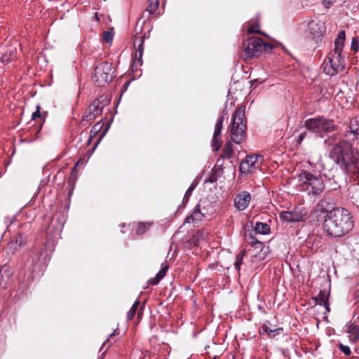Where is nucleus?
Returning a JSON list of instances; mask_svg holds the SVG:
<instances>
[{
  "label": "nucleus",
  "mask_w": 359,
  "mask_h": 359,
  "mask_svg": "<svg viewBox=\"0 0 359 359\" xmlns=\"http://www.w3.org/2000/svg\"><path fill=\"white\" fill-rule=\"evenodd\" d=\"M104 98L103 96H101L100 98L94 100L86 112V114L83 116V120L90 121L94 120L99 114H100L104 107Z\"/></svg>",
  "instance_id": "obj_11"
},
{
  "label": "nucleus",
  "mask_w": 359,
  "mask_h": 359,
  "mask_svg": "<svg viewBox=\"0 0 359 359\" xmlns=\"http://www.w3.org/2000/svg\"><path fill=\"white\" fill-rule=\"evenodd\" d=\"M345 32L340 31L334 42V48L332 50L327 59L325 60L323 67V72L329 76H334L342 72L346 66L345 55H343L344 42L345 41Z\"/></svg>",
  "instance_id": "obj_3"
},
{
  "label": "nucleus",
  "mask_w": 359,
  "mask_h": 359,
  "mask_svg": "<svg viewBox=\"0 0 359 359\" xmlns=\"http://www.w3.org/2000/svg\"><path fill=\"white\" fill-rule=\"evenodd\" d=\"M261 158L259 155L248 156L245 160L242 161L239 170L241 172L244 174L252 173L256 169L259 168L258 159Z\"/></svg>",
  "instance_id": "obj_12"
},
{
  "label": "nucleus",
  "mask_w": 359,
  "mask_h": 359,
  "mask_svg": "<svg viewBox=\"0 0 359 359\" xmlns=\"http://www.w3.org/2000/svg\"><path fill=\"white\" fill-rule=\"evenodd\" d=\"M40 109H41L40 106L37 105L36 106V110L32 115V120H35L37 118H42L43 121H45V118H46V116L47 114V112H44L43 114H41V111H40Z\"/></svg>",
  "instance_id": "obj_28"
},
{
  "label": "nucleus",
  "mask_w": 359,
  "mask_h": 359,
  "mask_svg": "<svg viewBox=\"0 0 359 359\" xmlns=\"http://www.w3.org/2000/svg\"><path fill=\"white\" fill-rule=\"evenodd\" d=\"M255 243V241H252V245H254Z\"/></svg>",
  "instance_id": "obj_44"
},
{
  "label": "nucleus",
  "mask_w": 359,
  "mask_h": 359,
  "mask_svg": "<svg viewBox=\"0 0 359 359\" xmlns=\"http://www.w3.org/2000/svg\"><path fill=\"white\" fill-rule=\"evenodd\" d=\"M358 135L359 123L356 118H353L350 121L349 130L344 136L336 134L330 137L334 142L330 153L331 158L348 173L359 172V150L348 142L357 140Z\"/></svg>",
  "instance_id": "obj_1"
},
{
  "label": "nucleus",
  "mask_w": 359,
  "mask_h": 359,
  "mask_svg": "<svg viewBox=\"0 0 359 359\" xmlns=\"http://www.w3.org/2000/svg\"><path fill=\"white\" fill-rule=\"evenodd\" d=\"M224 120V116H220L215 126V130L213 136H220L221 135V131L223 127V122Z\"/></svg>",
  "instance_id": "obj_24"
},
{
  "label": "nucleus",
  "mask_w": 359,
  "mask_h": 359,
  "mask_svg": "<svg viewBox=\"0 0 359 359\" xmlns=\"http://www.w3.org/2000/svg\"><path fill=\"white\" fill-rule=\"evenodd\" d=\"M355 296H356V297H357L358 306L359 307V290H358V291L355 292Z\"/></svg>",
  "instance_id": "obj_40"
},
{
  "label": "nucleus",
  "mask_w": 359,
  "mask_h": 359,
  "mask_svg": "<svg viewBox=\"0 0 359 359\" xmlns=\"http://www.w3.org/2000/svg\"><path fill=\"white\" fill-rule=\"evenodd\" d=\"M142 65V56H140V54L135 53L133 63L132 65L133 69H137L139 66Z\"/></svg>",
  "instance_id": "obj_27"
},
{
  "label": "nucleus",
  "mask_w": 359,
  "mask_h": 359,
  "mask_svg": "<svg viewBox=\"0 0 359 359\" xmlns=\"http://www.w3.org/2000/svg\"><path fill=\"white\" fill-rule=\"evenodd\" d=\"M103 97L104 98V101H103V104H104H104H107V103L109 102V100H107L105 97H104V96H103Z\"/></svg>",
  "instance_id": "obj_41"
},
{
  "label": "nucleus",
  "mask_w": 359,
  "mask_h": 359,
  "mask_svg": "<svg viewBox=\"0 0 359 359\" xmlns=\"http://www.w3.org/2000/svg\"><path fill=\"white\" fill-rule=\"evenodd\" d=\"M205 214L203 213L200 209V205H198L194 210L191 215L187 217L185 222L187 223L200 222L202 220Z\"/></svg>",
  "instance_id": "obj_18"
},
{
  "label": "nucleus",
  "mask_w": 359,
  "mask_h": 359,
  "mask_svg": "<svg viewBox=\"0 0 359 359\" xmlns=\"http://www.w3.org/2000/svg\"><path fill=\"white\" fill-rule=\"evenodd\" d=\"M244 255H245L244 251L240 252L239 254H238L236 255V261L234 262V267L237 271H239L241 269V265L242 264L243 258Z\"/></svg>",
  "instance_id": "obj_26"
},
{
  "label": "nucleus",
  "mask_w": 359,
  "mask_h": 359,
  "mask_svg": "<svg viewBox=\"0 0 359 359\" xmlns=\"http://www.w3.org/2000/svg\"><path fill=\"white\" fill-rule=\"evenodd\" d=\"M306 135V132L301 133L298 136V142L301 143L303 141V140L305 138Z\"/></svg>",
  "instance_id": "obj_38"
},
{
  "label": "nucleus",
  "mask_w": 359,
  "mask_h": 359,
  "mask_svg": "<svg viewBox=\"0 0 359 359\" xmlns=\"http://www.w3.org/2000/svg\"><path fill=\"white\" fill-rule=\"evenodd\" d=\"M245 107H238L232 115L231 126H229L231 140L236 144H240L246 136V121L245 116Z\"/></svg>",
  "instance_id": "obj_5"
},
{
  "label": "nucleus",
  "mask_w": 359,
  "mask_h": 359,
  "mask_svg": "<svg viewBox=\"0 0 359 359\" xmlns=\"http://www.w3.org/2000/svg\"><path fill=\"white\" fill-rule=\"evenodd\" d=\"M353 227L350 212L341 208L327 210L324 217L323 229L331 237L340 238L348 233Z\"/></svg>",
  "instance_id": "obj_2"
},
{
  "label": "nucleus",
  "mask_w": 359,
  "mask_h": 359,
  "mask_svg": "<svg viewBox=\"0 0 359 359\" xmlns=\"http://www.w3.org/2000/svg\"><path fill=\"white\" fill-rule=\"evenodd\" d=\"M169 266L166 262L161 264V269L156 274V277L149 280L151 285H157L159 281L165 276Z\"/></svg>",
  "instance_id": "obj_19"
},
{
  "label": "nucleus",
  "mask_w": 359,
  "mask_h": 359,
  "mask_svg": "<svg viewBox=\"0 0 359 359\" xmlns=\"http://www.w3.org/2000/svg\"><path fill=\"white\" fill-rule=\"evenodd\" d=\"M113 74L112 65L103 62L95 67L93 80L97 86H104L112 81Z\"/></svg>",
  "instance_id": "obj_8"
},
{
  "label": "nucleus",
  "mask_w": 359,
  "mask_h": 359,
  "mask_svg": "<svg viewBox=\"0 0 359 359\" xmlns=\"http://www.w3.org/2000/svg\"><path fill=\"white\" fill-rule=\"evenodd\" d=\"M196 184H194L192 183L190 187H189V189L187 190L186 193H185V195L184 196V199H183V201L187 203L190 197V196L192 194V191L194 190V189L196 188Z\"/></svg>",
  "instance_id": "obj_31"
},
{
  "label": "nucleus",
  "mask_w": 359,
  "mask_h": 359,
  "mask_svg": "<svg viewBox=\"0 0 359 359\" xmlns=\"http://www.w3.org/2000/svg\"><path fill=\"white\" fill-rule=\"evenodd\" d=\"M139 306H140V302L137 300L135 301L134 302V304H133V306H131V308L130 309V310L128 311V312L127 313L128 320H130L133 318V317L135 316V315L137 312V309L139 307Z\"/></svg>",
  "instance_id": "obj_25"
},
{
  "label": "nucleus",
  "mask_w": 359,
  "mask_h": 359,
  "mask_svg": "<svg viewBox=\"0 0 359 359\" xmlns=\"http://www.w3.org/2000/svg\"><path fill=\"white\" fill-rule=\"evenodd\" d=\"M26 244V238L22 234L13 236L7 245V248L14 253Z\"/></svg>",
  "instance_id": "obj_14"
},
{
  "label": "nucleus",
  "mask_w": 359,
  "mask_h": 359,
  "mask_svg": "<svg viewBox=\"0 0 359 359\" xmlns=\"http://www.w3.org/2000/svg\"><path fill=\"white\" fill-rule=\"evenodd\" d=\"M152 225L151 222H140L137 224V227L136 229V233L137 235L144 234Z\"/></svg>",
  "instance_id": "obj_21"
},
{
  "label": "nucleus",
  "mask_w": 359,
  "mask_h": 359,
  "mask_svg": "<svg viewBox=\"0 0 359 359\" xmlns=\"http://www.w3.org/2000/svg\"><path fill=\"white\" fill-rule=\"evenodd\" d=\"M358 330H359V329L355 325H351L348 326V332H353V334L354 335L358 334Z\"/></svg>",
  "instance_id": "obj_37"
},
{
  "label": "nucleus",
  "mask_w": 359,
  "mask_h": 359,
  "mask_svg": "<svg viewBox=\"0 0 359 359\" xmlns=\"http://www.w3.org/2000/svg\"><path fill=\"white\" fill-rule=\"evenodd\" d=\"M328 297L329 293L325 290H320L319 294L313 297V299L315 301L316 304H318L319 305H323L327 312L330 311V307L328 304Z\"/></svg>",
  "instance_id": "obj_16"
},
{
  "label": "nucleus",
  "mask_w": 359,
  "mask_h": 359,
  "mask_svg": "<svg viewBox=\"0 0 359 359\" xmlns=\"http://www.w3.org/2000/svg\"><path fill=\"white\" fill-rule=\"evenodd\" d=\"M298 187L300 191H307L309 195L318 196L325 189L324 182L320 175H315L302 170L298 174Z\"/></svg>",
  "instance_id": "obj_4"
},
{
  "label": "nucleus",
  "mask_w": 359,
  "mask_h": 359,
  "mask_svg": "<svg viewBox=\"0 0 359 359\" xmlns=\"http://www.w3.org/2000/svg\"><path fill=\"white\" fill-rule=\"evenodd\" d=\"M255 231L261 234H267L270 232V226L265 223L257 222L255 226Z\"/></svg>",
  "instance_id": "obj_20"
},
{
  "label": "nucleus",
  "mask_w": 359,
  "mask_h": 359,
  "mask_svg": "<svg viewBox=\"0 0 359 359\" xmlns=\"http://www.w3.org/2000/svg\"><path fill=\"white\" fill-rule=\"evenodd\" d=\"M251 200V196L248 191H243L237 194L234 198V205L238 210L247 208Z\"/></svg>",
  "instance_id": "obj_13"
},
{
  "label": "nucleus",
  "mask_w": 359,
  "mask_h": 359,
  "mask_svg": "<svg viewBox=\"0 0 359 359\" xmlns=\"http://www.w3.org/2000/svg\"><path fill=\"white\" fill-rule=\"evenodd\" d=\"M212 147L215 150L217 151L220 149L222 146V140L220 136H213L212 137Z\"/></svg>",
  "instance_id": "obj_29"
},
{
  "label": "nucleus",
  "mask_w": 359,
  "mask_h": 359,
  "mask_svg": "<svg viewBox=\"0 0 359 359\" xmlns=\"http://www.w3.org/2000/svg\"><path fill=\"white\" fill-rule=\"evenodd\" d=\"M142 309H143V308H142V307L140 309V310H139V311H138V317H140V315H141V313H142Z\"/></svg>",
  "instance_id": "obj_42"
},
{
  "label": "nucleus",
  "mask_w": 359,
  "mask_h": 359,
  "mask_svg": "<svg viewBox=\"0 0 359 359\" xmlns=\"http://www.w3.org/2000/svg\"><path fill=\"white\" fill-rule=\"evenodd\" d=\"M280 220L285 222L304 221L306 214L301 208H296L292 211H283L279 214Z\"/></svg>",
  "instance_id": "obj_9"
},
{
  "label": "nucleus",
  "mask_w": 359,
  "mask_h": 359,
  "mask_svg": "<svg viewBox=\"0 0 359 359\" xmlns=\"http://www.w3.org/2000/svg\"><path fill=\"white\" fill-rule=\"evenodd\" d=\"M259 26L258 24H254V25H252L249 27V28L248 29V32L249 34H251V33H259Z\"/></svg>",
  "instance_id": "obj_33"
},
{
  "label": "nucleus",
  "mask_w": 359,
  "mask_h": 359,
  "mask_svg": "<svg viewBox=\"0 0 359 359\" xmlns=\"http://www.w3.org/2000/svg\"><path fill=\"white\" fill-rule=\"evenodd\" d=\"M308 30L314 39L322 37L325 32V22L318 18H312L307 24Z\"/></svg>",
  "instance_id": "obj_10"
},
{
  "label": "nucleus",
  "mask_w": 359,
  "mask_h": 359,
  "mask_svg": "<svg viewBox=\"0 0 359 359\" xmlns=\"http://www.w3.org/2000/svg\"><path fill=\"white\" fill-rule=\"evenodd\" d=\"M328 205L325 200H321L318 204V209L322 212H325V207Z\"/></svg>",
  "instance_id": "obj_36"
},
{
  "label": "nucleus",
  "mask_w": 359,
  "mask_h": 359,
  "mask_svg": "<svg viewBox=\"0 0 359 359\" xmlns=\"http://www.w3.org/2000/svg\"><path fill=\"white\" fill-rule=\"evenodd\" d=\"M233 153V146L230 142L225 144L222 149V156L225 158L229 159Z\"/></svg>",
  "instance_id": "obj_22"
},
{
  "label": "nucleus",
  "mask_w": 359,
  "mask_h": 359,
  "mask_svg": "<svg viewBox=\"0 0 359 359\" xmlns=\"http://www.w3.org/2000/svg\"><path fill=\"white\" fill-rule=\"evenodd\" d=\"M144 39L142 37H141L140 39H139V44H138V47H137V49L136 50V53H138L140 54V56H142L143 55V52H144Z\"/></svg>",
  "instance_id": "obj_32"
},
{
  "label": "nucleus",
  "mask_w": 359,
  "mask_h": 359,
  "mask_svg": "<svg viewBox=\"0 0 359 359\" xmlns=\"http://www.w3.org/2000/svg\"><path fill=\"white\" fill-rule=\"evenodd\" d=\"M159 6V0H149L148 6L147 7L146 11L149 14H154L158 8Z\"/></svg>",
  "instance_id": "obj_23"
},
{
  "label": "nucleus",
  "mask_w": 359,
  "mask_h": 359,
  "mask_svg": "<svg viewBox=\"0 0 359 359\" xmlns=\"http://www.w3.org/2000/svg\"><path fill=\"white\" fill-rule=\"evenodd\" d=\"M114 34L110 31H105L102 33V39L104 42L109 43L113 41Z\"/></svg>",
  "instance_id": "obj_30"
},
{
  "label": "nucleus",
  "mask_w": 359,
  "mask_h": 359,
  "mask_svg": "<svg viewBox=\"0 0 359 359\" xmlns=\"http://www.w3.org/2000/svg\"><path fill=\"white\" fill-rule=\"evenodd\" d=\"M304 126L309 130L318 134L337 130V126L333 121L321 116L307 119Z\"/></svg>",
  "instance_id": "obj_6"
},
{
  "label": "nucleus",
  "mask_w": 359,
  "mask_h": 359,
  "mask_svg": "<svg viewBox=\"0 0 359 359\" xmlns=\"http://www.w3.org/2000/svg\"><path fill=\"white\" fill-rule=\"evenodd\" d=\"M12 272L7 266H1L0 269V287H5L10 280Z\"/></svg>",
  "instance_id": "obj_17"
},
{
  "label": "nucleus",
  "mask_w": 359,
  "mask_h": 359,
  "mask_svg": "<svg viewBox=\"0 0 359 359\" xmlns=\"http://www.w3.org/2000/svg\"><path fill=\"white\" fill-rule=\"evenodd\" d=\"M266 48V44L262 39L252 36L243 46V57L245 60H250L258 57Z\"/></svg>",
  "instance_id": "obj_7"
},
{
  "label": "nucleus",
  "mask_w": 359,
  "mask_h": 359,
  "mask_svg": "<svg viewBox=\"0 0 359 359\" xmlns=\"http://www.w3.org/2000/svg\"><path fill=\"white\" fill-rule=\"evenodd\" d=\"M17 48L13 46H10L1 54V56L0 57V62L2 63H8L17 57Z\"/></svg>",
  "instance_id": "obj_15"
},
{
  "label": "nucleus",
  "mask_w": 359,
  "mask_h": 359,
  "mask_svg": "<svg viewBox=\"0 0 359 359\" xmlns=\"http://www.w3.org/2000/svg\"><path fill=\"white\" fill-rule=\"evenodd\" d=\"M32 262L33 263H34L35 262H36V260H34V259H33L32 260Z\"/></svg>",
  "instance_id": "obj_43"
},
{
  "label": "nucleus",
  "mask_w": 359,
  "mask_h": 359,
  "mask_svg": "<svg viewBox=\"0 0 359 359\" xmlns=\"http://www.w3.org/2000/svg\"><path fill=\"white\" fill-rule=\"evenodd\" d=\"M359 48V41L357 37H353L351 42V49L355 52L358 51Z\"/></svg>",
  "instance_id": "obj_34"
},
{
  "label": "nucleus",
  "mask_w": 359,
  "mask_h": 359,
  "mask_svg": "<svg viewBox=\"0 0 359 359\" xmlns=\"http://www.w3.org/2000/svg\"><path fill=\"white\" fill-rule=\"evenodd\" d=\"M339 348L341 352H343L346 355H349L351 354V349L348 346L343 345L341 344H339Z\"/></svg>",
  "instance_id": "obj_35"
},
{
  "label": "nucleus",
  "mask_w": 359,
  "mask_h": 359,
  "mask_svg": "<svg viewBox=\"0 0 359 359\" xmlns=\"http://www.w3.org/2000/svg\"><path fill=\"white\" fill-rule=\"evenodd\" d=\"M323 1L327 7H330L336 1V0H323Z\"/></svg>",
  "instance_id": "obj_39"
}]
</instances>
